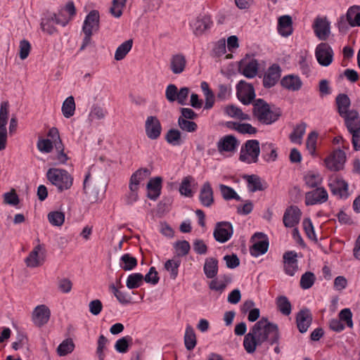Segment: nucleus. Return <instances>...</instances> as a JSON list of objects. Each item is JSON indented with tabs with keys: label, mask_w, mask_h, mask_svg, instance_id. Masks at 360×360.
Listing matches in <instances>:
<instances>
[{
	"label": "nucleus",
	"mask_w": 360,
	"mask_h": 360,
	"mask_svg": "<svg viewBox=\"0 0 360 360\" xmlns=\"http://www.w3.org/2000/svg\"><path fill=\"white\" fill-rule=\"evenodd\" d=\"M302 212L297 206L288 207L283 214V222L285 227L292 228L297 226L300 220Z\"/></svg>",
	"instance_id": "nucleus-19"
},
{
	"label": "nucleus",
	"mask_w": 360,
	"mask_h": 360,
	"mask_svg": "<svg viewBox=\"0 0 360 360\" xmlns=\"http://www.w3.org/2000/svg\"><path fill=\"white\" fill-rule=\"evenodd\" d=\"M345 160V153L339 149L325 159V164L330 170L339 171L343 168Z\"/></svg>",
	"instance_id": "nucleus-14"
},
{
	"label": "nucleus",
	"mask_w": 360,
	"mask_h": 360,
	"mask_svg": "<svg viewBox=\"0 0 360 360\" xmlns=\"http://www.w3.org/2000/svg\"><path fill=\"white\" fill-rule=\"evenodd\" d=\"M276 306L283 315L288 316L290 314L292 306L287 297L284 295L278 297L276 299Z\"/></svg>",
	"instance_id": "nucleus-43"
},
{
	"label": "nucleus",
	"mask_w": 360,
	"mask_h": 360,
	"mask_svg": "<svg viewBox=\"0 0 360 360\" xmlns=\"http://www.w3.org/2000/svg\"><path fill=\"white\" fill-rule=\"evenodd\" d=\"M329 188L333 195L341 199H346L349 197L348 184L340 178L332 179L329 184Z\"/></svg>",
	"instance_id": "nucleus-18"
},
{
	"label": "nucleus",
	"mask_w": 360,
	"mask_h": 360,
	"mask_svg": "<svg viewBox=\"0 0 360 360\" xmlns=\"http://www.w3.org/2000/svg\"><path fill=\"white\" fill-rule=\"evenodd\" d=\"M132 338L130 336L122 337L117 340L115 345V349L120 353L127 352L129 347V343L131 342Z\"/></svg>",
	"instance_id": "nucleus-55"
},
{
	"label": "nucleus",
	"mask_w": 360,
	"mask_h": 360,
	"mask_svg": "<svg viewBox=\"0 0 360 360\" xmlns=\"http://www.w3.org/2000/svg\"><path fill=\"white\" fill-rule=\"evenodd\" d=\"M203 271L207 278H213L218 273V260L214 257L205 259Z\"/></svg>",
	"instance_id": "nucleus-37"
},
{
	"label": "nucleus",
	"mask_w": 360,
	"mask_h": 360,
	"mask_svg": "<svg viewBox=\"0 0 360 360\" xmlns=\"http://www.w3.org/2000/svg\"><path fill=\"white\" fill-rule=\"evenodd\" d=\"M236 96L244 105L253 104L256 100L253 86L243 80L240 81L236 86Z\"/></svg>",
	"instance_id": "nucleus-9"
},
{
	"label": "nucleus",
	"mask_w": 360,
	"mask_h": 360,
	"mask_svg": "<svg viewBox=\"0 0 360 360\" xmlns=\"http://www.w3.org/2000/svg\"><path fill=\"white\" fill-rule=\"evenodd\" d=\"M46 178L52 185L57 188L59 192L70 189L73 184V177L63 169H49L46 172Z\"/></svg>",
	"instance_id": "nucleus-4"
},
{
	"label": "nucleus",
	"mask_w": 360,
	"mask_h": 360,
	"mask_svg": "<svg viewBox=\"0 0 360 360\" xmlns=\"http://www.w3.org/2000/svg\"><path fill=\"white\" fill-rule=\"evenodd\" d=\"M306 124L301 123L295 127L290 135V139L292 143H300L305 133Z\"/></svg>",
	"instance_id": "nucleus-47"
},
{
	"label": "nucleus",
	"mask_w": 360,
	"mask_h": 360,
	"mask_svg": "<svg viewBox=\"0 0 360 360\" xmlns=\"http://www.w3.org/2000/svg\"><path fill=\"white\" fill-rule=\"evenodd\" d=\"M248 182L250 186V190L252 192H255L257 191H263L264 189L261 179L257 175L249 176L248 179Z\"/></svg>",
	"instance_id": "nucleus-58"
},
{
	"label": "nucleus",
	"mask_w": 360,
	"mask_h": 360,
	"mask_svg": "<svg viewBox=\"0 0 360 360\" xmlns=\"http://www.w3.org/2000/svg\"><path fill=\"white\" fill-rule=\"evenodd\" d=\"M238 146L239 141L233 135L223 136L217 144V150L221 154L224 153H234Z\"/></svg>",
	"instance_id": "nucleus-17"
},
{
	"label": "nucleus",
	"mask_w": 360,
	"mask_h": 360,
	"mask_svg": "<svg viewBox=\"0 0 360 360\" xmlns=\"http://www.w3.org/2000/svg\"><path fill=\"white\" fill-rule=\"evenodd\" d=\"M253 240L259 239L250 247V254L254 257L264 255L268 250L269 240L263 233H256L252 236Z\"/></svg>",
	"instance_id": "nucleus-16"
},
{
	"label": "nucleus",
	"mask_w": 360,
	"mask_h": 360,
	"mask_svg": "<svg viewBox=\"0 0 360 360\" xmlns=\"http://www.w3.org/2000/svg\"><path fill=\"white\" fill-rule=\"evenodd\" d=\"M278 31L283 37H288L292 33V20L290 15H283L278 18Z\"/></svg>",
	"instance_id": "nucleus-33"
},
{
	"label": "nucleus",
	"mask_w": 360,
	"mask_h": 360,
	"mask_svg": "<svg viewBox=\"0 0 360 360\" xmlns=\"http://www.w3.org/2000/svg\"><path fill=\"white\" fill-rule=\"evenodd\" d=\"M233 129L236 130L238 132L243 134H255L257 131V129L249 123L233 122Z\"/></svg>",
	"instance_id": "nucleus-53"
},
{
	"label": "nucleus",
	"mask_w": 360,
	"mask_h": 360,
	"mask_svg": "<svg viewBox=\"0 0 360 360\" xmlns=\"http://www.w3.org/2000/svg\"><path fill=\"white\" fill-rule=\"evenodd\" d=\"M321 176L313 172H309L304 176V181L308 187L314 188L317 187L321 183Z\"/></svg>",
	"instance_id": "nucleus-52"
},
{
	"label": "nucleus",
	"mask_w": 360,
	"mask_h": 360,
	"mask_svg": "<svg viewBox=\"0 0 360 360\" xmlns=\"http://www.w3.org/2000/svg\"><path fill=\"white\" fill-rule=\"evenodd\" d=\"M108 343V340L103 335H101L98 337L97 342L96 354L99 360H104L105 354L104 350L106 349V345Z\"/></svg>",
	"instance_id": "nucleus-60"
},
{
	"label": "nucleus",
	"mask_w": 360,
	"mask_h": 360,
	"mask_svg": "<svg viewBox=\"0 0 360 360\" xmlns=\"http://www.w3.org/2000/svg\"><path fill=\"white\" fill-rule=\"evenodd\" d=\"M238 70L248 78L255 77L258 71V63L255 59L242 60L238 66Z\"/></svg>",
	"instance_id": "nucleus-24"
},
{
	"label": "nucleus",
	"mask_w": 360,
	"mask_h": 360,
	"mask_svg": "<svg viewBox=\"0 0 360 360\" xmlns=\"http://www.w3.org/2000/svg\"><path fill=\"white\" fill-rule=\"evenodd\" d=\"M30 50L31 44L27 40L22 39L20 41L19 56L21 60H25L28 57Z\"/></svg>",
	"instance_id": "nucleus-64"
},
{
	"label": "nucleus",
	"mask_w": 360,
	"mask_h": 360,
	"mask_svg": "<svg viewBox=\"0 0 360 360\" xmlns=\"http://www.w3.org/2000/svg\"><path fill=\"white\" fill-rule=\"evenodd\" d=\"M133 40L128 39L120 44L116 49L115 53V59L116 60H121L125 58L127 54L130 51L132 48Z\"/></svg>",
	"instance_id": "nucleus-38"
},
{
	"label": "nucleus",
	"mask_w": 360,
	"mask_h": 360,
	"mask_svg": "<svg viewBox=\"0 0 360 360\" xmlns=\"http://www.w3.org/2000/svg\"><path fill=\"white\" fill-rule=\"evenodd\" d=\"M150 175V172L147 168H141L132 174L129 179V191L123 198L126 205H131L138 200L139 185Z\"/></svg>",
	"instance_id": "nucleus-3"
},
{
	"label": "nucleus",
	"mask_w": 360,
	"mask_h": 360,
	"mask_svg": "<svg viewBox=\"0 0 360 360\" xmlns=\"http://www.w3.org/2000/svg\"><path fill=\"white\" fill-rule=\"evenodd\" d=\"M345 120L348 131L352 135V143L355 150H360V117L356 110H351L346 116L342 117Z\"/></svg>",
	"instance_id": "nucleus-6"
},
{
	"label": "nucleus",
	"mask_w": 360,
	"mask_h": 360,
	"mask_svg": "<svg viewBox=\"0 0 360 360\" xmlns=\"http://www.w3.org/2000/svg\"><path fill=\"white\" fill-rule=\"evenodd\" d=\"M233 233V229L230 222L220 221L216 224L213 236L217 242L224 243L231 238Z\"/></svg>",
	"instance_id": "nucleus-12"
},
{
	"label": "nucleus",
	"mask_w": 360,
	"mask_h": 360,
	"mask_svg": "<svg viewBox=\"0 0 360 360\" xmlns=\"http://www.w3.org/2000/svg\"><path fill=\"white\" fill-rule=\"evenodd\" d=\"M161 184L162 178L159 176L151 179L148 181L147 184V197L148 198L155 200L160 196L161 193Z\"/></svg>",
	"instance_id": "nucleus-32"
},
{
	"label": "nucleus",
	"mask_w": 360,
	"mask_h": 360,
	"mask_svg": "<svg viewBox=\"0 0 360 360\" xmlns=\"http://www.w3.org/2000/svg\"><path fill=\"white\" fill-rule=\"evenodd\" d=\"M335 103L338 108V112L340 117L346 116L349 114L351 101L349 96L345 94H340L335 98Z\"/></svg>",
	"instance_id": "nucleus-31"
},
{
	"label": "nucleus",
	"mask_w": 360,
	"mask_h": 360,
	"mask_svg": "<svg viewBox=\"0 0 360 360\" xmlns=\"http://www.w3.org/2000/svg\"><path fill=\"white\" fill-rule=\"evenodd\" d=\"M8 115V103L2 102L0 107V150H4L6 147Z\"/></svg>",
	"instance_id": "nucleus-11"
},
{
	"label": "nucleus",
	"mask_w": 360,
	"mask_h": 360,
	"mask_svg": "<svg viewBox=\"0 0 360 360\" xmlns=\"http://www.w3.org/2000/svg\"><path fill=\"white\" fill-rule=\"evenodd\" d=\"M252 105V116L262 124H272L281 116L279 108L272 110L269 104L262 98L256 99Z\"/></svg>",
	"instance_id": "nucleus-2"
},
{
	"label": "nucleus",
	"mask_w": 360,
	"mask_h": 360,
	"mask_svg": "<svg viewBox=\"0 0 360 360\" xmlns=\"http://www.w3.org/2000/svg\"><path fill=\"white\" fill-rule=\"evenodd\" d=\"M260 154L259 141L250 139L246 141L241 146L238 160L244 163L250 165L257 163Z\"/></svg>",
	"instance_id": "nucleus-5"
},
{
	"label": "nucleus",
	"mask_w": 360,
	"mask_h": 360,
	"mask_svg": "<svg viewBox=\"0 0 360 360\" xmlns=\"http://www.w3.org/2000/svg\"><path fill=\"white\" fill-rule=\"evenodd\" d=\"M315 281V275L311 271H307L301 276L300 287L304 290L309 289L314 285Z\"/></svg>",
	"instance_id": "nucleus-50"
},
{
	"label": "nucleus",
	"mask_w": 360,
	"mask_h": 360,
	"mask_svg": "<svg viewBox=\"0 0 360 360\" xmlns=\"http://www.w3.org/2000/svg\"><path fill=\"white\" fill-rule=\"evenodd\" d=\"M181 261L179 259H169L165 264V268L167 271H170L171 278L175 279L178 276V269L180 266Z\"/></svg>",
	"instance_id": "nucleus-51"
},
{
	"label": "nucleus",
	"mask_w": 360,
	"mask_h": 360,
	"mask_svg": "<svg viewBox=\"0 0 360 360\" xmlns=\"http://www.w3.org/2000/svg\"><path fill=\"white\" fill-rule=\"evenodd\" d=\"M281 85L290 91H298L302 86V81L297 76L287 75L285 76L281 81Z\"/></svg>",
	"instance_id": "nucleus-36"
},
{
	"label": "nucleus",
	"mask_w": 360,
	"mask_h": 360,
	"mask_svg": "<svg viewBox=\"0 0 360 360\" xmlns=\"http://www.w3.org/2000/svg\"><path fill=\"white\" fill-rule=\"evenodd\" d=\"M41 249L40 245L35 246L25 258V262L28 267L35 268L43 264L44 258L42 255L43 254H40Z\"/></svg>",
	"instance_id": "nucleus-29"
},
{
	"label": "nucleus",
	"mask_w": 360,
	"mask_h": 360,
	"mask_svg": "<svg viewBox=\"0 0 360 360\" xmlns=\"http://www.w3.org/2000/svg\"><path fill=\"white\" fill-rule=\"evenodd\" d=\"M54 143L49 139H39L37 142V148L39 151L49 153L52 151Z\"/></svg>",
	"instance_id": "nucleus-61"
},
{
	"label": "nucleus",
	"mask_w": 360,
	"mask_h": 360,
	"mask_svg": "<svg viewBox=\"0 0 360 360\" xmlns=\"http://www.w3.org/2000/svg\"><path fill=\"white\" fill-rule=\"evenodd\" d=\"M280 336L278 325L262 317L245 335L243 347L248 354H252L266 341H269L270 345L278 344Z\"/></svg>",
	"instance_id": "nucleus-1"
},
{
	"label": "nucleus",
	"mask_w": 360,
	"mask_h": 360,
	"mask_svg": "<svg viewBox=\"0 0 360 360\" xmlns=\"http://www.w3.org/2000/svg\"><path fill=\"white\" fill-rule=\"evenodd\" d=\"M281 70L279 65L274 64L269 67L264 76V86L265 88H271L275 86L281 77Z\"/></svg>",
	"instance_id": "nucleus-23"
},
{
	"label": "nucleus",
	"mask_w": 360,
	"mask_h": 360,
	"mask_svg": "<svg viewBox=\"0 0 360 360\" xmlns=\"http://www.w3.org/2000/svg\"><path fill=\"white\" fill-rule=\"evenodd\" d=\"M70 21V18L61 19L57 17L56 13H50L46 15L41 20L40 27L43 32L49 35L53 34L57 32V29L54 27V24L65 26Z\"/></svg>",
	"instance_id": "nucleus-8"
},
{
	"label": "nucleus",
	"mask_w": 360,
	"mask_h": 360,
	"mask_svg": "<svg viewBox=\"0 0 360 360\" xmlns=\"http://www.w3.org/2000/svg\"><path fill=\"white\" fill-rule=\"evenodd\" d=\"M211 25L212 21L210 16L199 15L193 23V32L196 36L201 35L210 28Z\"/></svg>",
	"instance_id": "nucleus-30"
},
{
	"label": "nucleus",
	"mask_w": 360,
	"mask_h": 360,
	"mask_svg": "<svg viewBox=\"0 0 360 360\" xmlns=\"http://www.w3.org/2000/svg\"><path fill=\"white\" fill-rule=\"evenodd\" d=\"M328 198L326 190L322 187L307 192L305 194V203L307 205L321 204L327 201Z\"/></svg>",
	"instance_id": "nucleus-21"
},
{
	"label": "nucleus",
	"mask_w": 360,
	"mask_h": 360,
	"mask_svg": "<svg viewBox=\"0 0 360 360\" xmlns=\"http://www.w3.org/2000/svg\"><path fill=\"white\" fill-rule=\"evenodd\" d=\"M193 178L190 176L185 177L179 187V192L181 195L187 197H191L193 195L192 190L191 188V183Z\"/></svg>",
	"instance_id": "nucleus-59"
},
{
	"label": "nucleus",
	"mask_w": 360,
	"mask_h": 360,
	"mask_svg": "<svg viewBox=\"0 0 360 360\" xmlns=\"http://www.w3.org/2000/svg\"><path fill=\"white\" fill-rule=\"evenodd\" d=\"M4 202L13 206L19 204L20 200L14 189L4 194Z\"/></svg>",
	"instance_id": "nucleus-63"
},
{
	"label": "nucleus",
	"mask_w": 360,
	"mask_h": 360,
	"mask_svg": "<svg viewBox=\"0 0 360 360\" xmlns=\"http://www.w3.org/2000/svg\"><path fill=\"white\" fill-rule=\"evenodd\" d=\"M48 219L53 226H60L64 223L65 215L62 212L53 211L48 214Z\"/></svg>",
	"instance_id": "nucleus-54"
},
{
	"label": "nucleus",
	"mask_w": 360,
	"mask_h": 360,
	"mask_svg": "<svg viewBox=\"0 0 360 360\" xmlns=\"http://www.w3.org/2000/svg\"><path fill=\"white\" fill-rule=\"evenodd\" d=\"M349 27H360V6L349 7L346 15H341L338 21V27L340 32H347Z\"/></svg>",
	"instance_id": "nucleus-7"
},
{
	"label": "nucleus",
	"mask_w": 360,
	"mask_h": 360,
	"mask_svg": "<svg viewBox=\"0 0 360 360\" xmlns=\"http://www.w3.org/2000/svg\"><path fill=\"white\" fill-rule=\"evenodd\" d=\"M147 137L151 140L158 139L162 132V125L156 116H148L145 122Z\"/></svg>",
	"instance_id": "nucleus-15"
},
{
	"label": "nucleus",
	"mask_w": 360,
	"mask_h": 360,
	"mask_svg": "<svg viewBox=\"0 0 360 360\" xmlns=\"http://www.w3.org/2000/svg\"><path fill=\"white\" fill-rule=\"evenodd\" d=\"M313 29L316 36L321 40H326L330 33V22L326 18L317 17L314 22Z\"/></svg>",
	"instance_id": "nucleus-22"
},
{
	"label": "nucleus",
	"mask_w": 360,
	"mask_h": 360,
	"mask_svg": "<svg viewBox=\"0 0 360 360\" xmlns=\"http://www.w3.org/2000/svg\"><path fill=\"white\" fill-rule=\"evenodd\" d=\"M315 55L317 61L322 66H328L333 61V49L326 43H321L317 46Z\"/></svg>",
	"instance_id": "nucleus-13"
},
{
	"label": "nucleus",
	"mask_w": 360,
	"mask_h": 360,
	"mask_svg": "<svg viewBox=\"0 0 360 360\" xmlns=\"http://www.w3.org/2000/svg\"><path fill=\"white\" fill-rule=\"evenodd\" d=\"M199 200L200 203L210 207L214 203V193L211 184L207 181L204 183L200 190Z\"/></svg>",
	"instance_id": "nucleus-27"
},
{
	"label": "nucleus",
	"mask_w": 360,
	"mask_h": 360,
	"mask_svg": "<svg viewBox=\"0 0 360 360\" xmlns=\"http://www.w3.org/2000/svg\"><path fill=\"white\" fill-rule=\"evenodd\" d=\"M186 60L182 54L174 55L170 59V69L175 75L182 73L186 68Z\"/></svg>",
	"instance_id": "nucleus-34"
},
{
	"label": "nucleus",
	"mask_w": 360,
	"mask_h": 360,
	"mask_svg": "<svg viewBox=\"0 0 360 360\" xmlns=\"http://www.w3.org/2000/svg\"><path fill=\"white\" fill-rule=\"evenodd\" d=\"M107 111L103 108L98 105H94L89 112V120L90 122L101 120L105 117Z\"/></svg>",
	"instance_id": "nucleus-46"
},
{
	"label": "nucleus",
	"mask_w": 360,
	"mask_h": 360,
	"mask_svg": "<svg viewBox=\"0 0 360 360\" xmlns=\"http://www.w3.org/2000/svg\"><path fill=\"white\" fill-rule=\"evenodd\" d=\"M47 136L54 143V147L58 152L56 159L58 161V164H65L69 158L67 154L64 153V145L60 139L58 129L56 127L51 128Z\"/></svg>",
	"instance_id": "nucleus-10"
},
{
	"label": "nucleus",
	"mask_w": 360,
	"mask_h": 360,
	"mask_svg": "<svg viewBox=\"0 0 360 360\" xmlns=\"http://www.w3.org/2000/svg\"><path fill=\"white\" fill-rule=\"evenodd\" d=\"M75 347V345L72 340H65L59 345L57 352L60 356H65L71 353Z\"/></svg>",
	"instance_id": "nucleus-57"
},
{
	"label": "nucleus",
	"mask_w": 360,
	"mask_h": 360,
	"mask_svg": "<svg viewBox=\"0 0 360 360\" xmlns=\"http://www.w3.org/2000/svg\"><path fill=\"white\" fill-rule=\"evenodd\" d=\"M137 266V259L129 254H124L120 258V266L124 271H131Z\"/></svg>",
	"instance_id": "nucleus-41"
},
{
	"label": "nucleus",
	"mask_w": 360,
	"mask_h": 360,
	"mask_svg": "<svg viewBox=\"0 0 360 360\" xmlns=\"http://www.w3.org/2000/svg\"><path fill=\"white\" fill-rule=\"evenodd\" d=\"M178 126L184 131L193 133L198 129V124L191 120L178 118Z\"/></svg>",
	"instance_id": "nucleus-45"
},
{
	"label": "nucleus",
	"mask_w": 360,
	"mask_h": 360,
	"mask_svg": "<svg viewBox=\"0 0 360 360\" xmlns=\"http://www.w3.org/2000/svg\"><path fill=\"white\" fill-rule=\"evenodd\" d=\"M219 190L221 193L222 197L226 200H229L231 199H235L238 201L241 200L240 197L237 194V193L232 188L228 186L220 184Z\"/></svg>",
	"instance_id": "nucleus-48"
},
{
	"label": "nucleus",
	"mask_w": 360,
	"mask_h": 360,
	"mask_svg": "<svg viewBox=\"0 0 360 360\" xmlns=\"http://www.w3.org/2000/svg\"><path fill=\"white\" fill-rule=\"evenodd\" d=\"M125 3L126 0H113L110 8L111 14L115 18H120L122 14V8Z\"/></svg>",
	"instance_id": "nucleus-62"
},
{
	"label": "nucleus",
	"mask_w": 360,
	"mask_h": 360,
	"mask_svg": "<svg viewBox=\"0 0 360 360\" xmlns=\"http://www.w3.org/2000/svg\"><path fill=\"white\" fill-rule=\"evenodd\" d=\"M312 321V316L310 311L307 309L300 310L296 317L297 326L299 331L302 333H305Z\"/></svg>",
	"instance_id": "nucleus-28"
},
{
	"label": "nucleus",
	"mask_w": 360,
	"mask_h": 360,
	"mask_svg": "<svg viewBox=\"0 0 360 360\" xmlns=\"http://www.w3.org/2000/svg\"><path fill=\"white\" fill-rule=\"evenodd\" d=\"M143 281V276L141 273H134L128 276L126 285L129 289L139 288Z\"/></svg>",
	"instance_id": "nucleus-44"
},
{
	"label": "nucleus",
	"mask_w": 360,
	"mask_h": 360,
	"mask_svg": "<svg viewBox=\"0 0 360 360\" xmlns=\"http://www.w3.org/2000/svg\"><path fill=\"white\" fill-rule=\"evenodd\" d=\"M263 159L267 162H274L278 157L276 148L272 143H264L262 144L260 152Z\"/></svg>",
	"instance_id": "nucleus-35"
},
{
	"label": "nucleus",
	"mask_w": 360,
	"mask_h": 360,
	"mask_svg": "<svg viewBox=\"0 0 360 360\" xmlns=\"http://www.w3.org/2000/svg\"><path fill=\"white\" fill-rule=\"evenodd\" d=\"M184 344L188 350H192L196 345V337L193 328L188 326L184 335Z\"/></svg>",
	"instance_id": "nucleus-42"
},
{
	"label": "nucleus",
	"mask_w": 360,
	"mask_h": 360,
	"mask_svg": "<svg viewBox=\"0 0 360 360\" xmlns=\"http://www.w3.org/2000/svg\"><path fill=\"white\" fill-rule=\"evenodd\" d=\"M51 316V311L44 304L37 306L32 312V321L35 326L41 327L46 324Z\"/></svg>",
	"instance_id": "nucleus-20"
},
{
	"label": "nucleus",
	"mask_w": 360,
	"mask_h": 360,
	"mask_svg": "<svg viewBox=\"0 0 360 360\" xmlns=\"http://www.w3.org/2000/svg\"><path fill=\"white\" fill-rule=\"evenodd\" d=\"M174 247L176 250L177 256L184 257L188 254L191 246L187 240H179L174 243Z\"/></svg>",
	"instance_id": "nucleus-56"
},
{
	"label": "nucleus",
	"mask_w": 360,
	"mask_h": 360,
	"mask_svg": "<svg viewBox=\"0 0 360 360\" xmlns=\"http://www.w3.org/2000/svg\"><path fill=\"white\" fill-rule=\"evenodd\" d=\"M165 139L172 146H179L181 143V132L178 129H169L165 136Z\"/></svg>",
	"instance_id": "nucleus-49"
},
{
	"label": "nucleus",
	"mask_w": 360,
	"mask_h": 360,
	"mask_svg": "<svg viewBox=\"0 0 360 360\" xmlns=\"http://www.w3.org/2000/svg\"><path fill=\"white\" fill-rule=\"evenodd\" d=\"M297 253L293 251L286 252L283 255L284 269L285 273L292 276L298 269Z\"/></svg>",
	"instance_id": "nucleus-26"
},
{
	"label": "nucleus",
	"mask_w": 360,
	"mask_h": 360,
	"mask_svg": "<svg viewBox=\"0 0 360 360\" xmlns=\"http://www.w3.org/2000/svg\"><path fill=\"white\" fill-rule=\"evenodd\" d=\"M99 19L100 15L98 11H90L84 21L82 31L91 33L98 31L99 30Z\"/></svg>",
	"instance_id": "nucleus-25"
},
{
	"label": "nucleus",
	"mask_w": 360,
	"mask_h": 360,
	"mask_svg": "<svg viewBox=\"0 0 360 360\" xmlns=\"http://www.w3.org/2000/svg\"><path fill=\"white\" fill-rule=\"evenodd\" d=\"M225 112L229 116L240 120H250V116L248 114L244 113L240 108L233 105H228Z\"/></svg>",
	"instance_id": "nucleus-40"
},
{
	"label": "nucleus",
	"mask_w": 360,
	"mask_h": 360,
	"mask_svg": "<svg viewBox=\"0 0 360 360\" xmlns=\"http://www.w3.org/2000/svg\"><path fill=\"white\" fill-rule=\"evenodd\" d=\"M61 110L63 116L66 118H70L74 115L75 111V103L73 96H70L63 101Z\"/></svg>",
	"instance_id": "nucleus-39"
}]
</instances>
